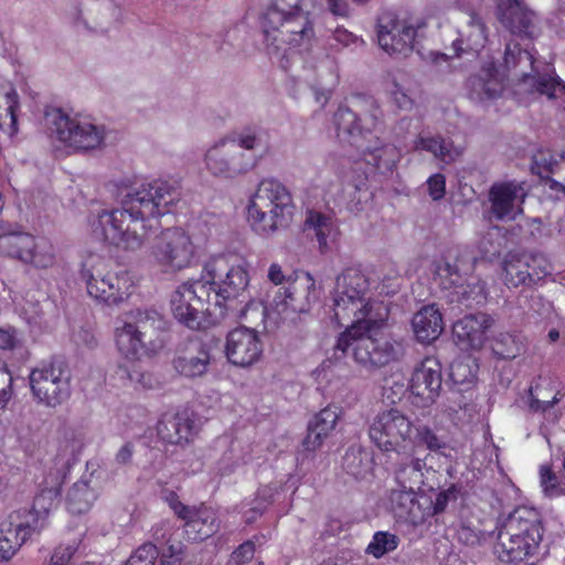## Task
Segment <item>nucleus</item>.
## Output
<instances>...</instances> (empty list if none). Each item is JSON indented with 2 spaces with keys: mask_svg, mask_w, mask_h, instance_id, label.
Segmentation results:
<instances>
[{
  "mask_svg": "<svg viewBox=\"0 0 565 565\" xmlns=\"http://www.w3.org/2000/svg\"><path fill=\"white\" fill-rule=\"evenodd\" d=\"M92 483V478L81 479L68 490L66 504L71 513H85L92 508L98 497L97 488Z\"/></svg>",
  "mask_w": 565,
  "mask_h": 565,
  "instance_id": "c9c22d12",
  "label": "nucleus"
},
{
  "mask_svg": "<svg viewBox=\"0 0 565 565\" xmlns=\"http://www.w3.org/2000/svg\"><path fill=\"white\" fill-rule=\"evenodd\" d=\"M433 516L435 515L431 509V497L417 492V497L405 521L413 525H420Z\"/></svg>",
  "mask_w": 565,
  "mask_h": 565,
  "instance_id": "603ef678",
  "label": "nucleus"
},
{
  "mask_svg": "<svg viewBox=\"0 0 565 565\" xmlns=\"http://www.w3.org/2000/svg\"><path fill=\"white\" fill-rule=\"evenodd\" d=\"M13 377L8 364L0 359V409H3L12 397Z\"/></svg>",
  "mask_w": 565,
  "mask_h": 565,
  "instance_id": "13d9d810",
  "label": "nucleus"
},
{
  "mask_svg": "<svg viewBox=\"0 0 565 565\" xmlns=\"http://www.w3.org/2000/svg\"><path fill=\"white\" fill-rule=\"evenodd\" d=\"M416 497L417 490L404 489L403 487L395 484V487L391 489L388 495L392 511L397 518L405 520Z\"/></svg>",
  "mask_w": 565,
  "mask_h": 565,
  "instance_id": "79ce46f5",
  "label": "nucleus"
},
{
  "mask_svg": "<svg viewBox=\"0 0 565 565\" xmlns=\"http://www.w3.org/2000/svg\"><path fill=\"white\" fill-rule=\"evenodd\" d=\"M501 228L498 226L489 228L479 242V248L483 256L488 258L498 256L501 250Z\"/></svg>",
  "mask_w": 565,
  "mask_h": 565,
  "instance_id": "6e6d98bb",
  "label": "nucleus"
},
{
  "mask_svg": "<svg viewBox=\"0 0 565 565\" xmlns=\"http://www.w3.org/2000/svg\"><path fill=\"white\" fill-rule=\"evenodd\" d=\"M391 94L398 108L405 110L412 109L414 102L399 84H393Z\"/></svg>",
  "mask_w": 565,
  "mask_h": 565,
  "instance_id": "338daca9",
  "label": "nucleus"
},
{
  "mask_svg": "<svg viewBox=\"0 0 565 565\" xmlns=\"http://www.w3.org/2000/svg\"><path fill=\"white\" fill-rule=\"evenodd\" d=\"M121 207L92 211L87 224L97 238L124 252L140 250L152 232L158 228V217L169 213L178 200L175 189L164 179H154L146 186L119 190Z\"/></svg>",
  "mask_w": 565,
  "mask_h": 565,
  "instance_id": "f257e3e1",
  "label": "nucleus"
},
{
  "mask_svg": "<svg viewBox=\"0 0 565 565\" xmlns=\"http://www.w3.org/2000/svg\"><path fill=\"white\" fill-rule=\"evenodd\" d=\"M529 191L526 182L516 179L493 183L488 196L491 215L498 221H514L523 214V204Z\"/></svg>",
  "mask_w": 565,
  "mask_h": 565,
  "instance_id": "aec40b11",
  "label": "nucleus"
},
{
  "mask_svg": "<svg viewBox=\"0 0 565 565\" xmlns=\"http://www.w3.org/2000/svg\"><path fill=\"white\" fill-rule=\"evenodd\" d=\"M417 29L408 19H401L392 12L383 13L377 20V41L388 54L406 56L414 47Z\"/></svg>",
  "mask_w": 565,
  "mask_h": 565,
  "instance_id": "412c9836",
  "label": "nucleus"
},
{
  "mask_svg": "<svg viewBox=\"0 0 565 565\" xmlns=\"http://www.w3.org/2000/svg\"><path fill=\"white\" fill-rule=\"evenodd\" d=\"M457 488L456 486H450L448 489L441 490L436 493L435 499L431 498V509L434 515L441 514L446 511L450 501H455L457 499Z\"/></svg>",
  "mask_w": 565,
  "mask_h": 565,
  "instance_id": "052dcab7",
  "label": "nucleus"
},
{
  "mask_svg": "<svg viewBox=\"0 0 565 565\" xmlns=\"http://www.w3.org/2000/svg\"><path fill=\"white\" fill-rule=\"evenodd\" d=\"M34 399L46 407L55 408L71 396V374L61 361L43 362L29 375Z\"/></svg>",
  "mask_w": 565,
  "mask_h": 565,
  "instance_id": "a211bd4d",
  "label": "nucleus"
},
{
  "mask_svg": "<svg viewBox=\"0 0 565 565\" xmlns=\"http://www.w3.org/2000/svg\"><path fill=\"white\" fill-rule=\"evenodd\" d=\"M225 354L233 365L241 367L254 365L263 354L259 333L247 327L231 330L226 335Z\"/></svg>",
  "mask_w": 565,
  "mask_h": 565,
  "instance_id": "b1692460",
  "label": "nucleus"
},
{
  "mask_svg": "<svg viewBox=\"0 0 565 565\" xmlns=\"http://www.w3.org/2000/svg\"><path fill=\"white\" fill-rule=\"evenodd\" d=\"M559 161L554 158L550 150H537L532 156L531 172L536 177H550L557 173Z\"/></svg>",
  "mask_w": 565,
  "mask_h": 565,
  "instance_id": "8fccbe9b",
  "label": "nucleus"
},
{
  "mask_svg": "<svg viewBox=\"0 0 565 565\" xmlns=\"http://www.w3.org/2000/svg\"><path fill=\"white\" fill-rule=\"evenodd\" d=\"M420 447L427 452L419 457L417 450L412 455H401L403 460L397 463L394 470V482L404 489L420 490L422 487L434 489V481L439 469L445 465L448 475L454 469L457 452L439 436L431 427H424L418 430Z\"/></svg>",
  "mask_w": 565,
  "mask_h": 565,
  "instance_id": "39448f33",
  "label": "nucleus"
},
{
  "mask_svg": "<svg viewBox=\"0 0 565 565\" xmlns=\"http://www.w3.org/2000/svg\"><path fill=\"white\" fill-rule=\"evenodd\" d=\"M223 139L230 146L228 150L234 151L239 158L241 154H246L241 149L252 151L260 143V138L250 128H245L242 131H231Z\"/></svg>",
  "mask_w": 565,
  "mask_h": 565,
  "instance_id": "a19ab883",
  "label": "nucleus"
},
{
  "mask_svg": "<svg viewBox=\"0 0 565 565\" xmlns=\"http://www.w3.org/2000/svg\"><path fill=\"white\" fill-rule=\"evenodd\" d=\"M19 95L12 83L0 81V129L13 136L17 128Z\"/></svg>",
  "mask_w": 565,
  "mask_h": 565,
  "instance_id": "72a5a7b5",
  "label": "nucleus"
},
{
  "mask_svg": "<svg viewBox=\"0 0 565 565\" xmlns=\"http://www.w3.org/2000/svg\"><path fill=\"white\" fill-rule=\"evenodd\" d=\"M478 364L472 356L455 360L450 365V377L456 384H470L477 376Z\"/></svg>",
  "mask_w": 565,
  "mask_h": 565,
  "instance_id": "49530a36",
  "label": "nucleus"
},
{
  "mask_svg": "<svg viewBox=\"0 0 565 565\" xmlns=\"http://www.w3.org/2000/svg\"><path fill=\"white\" fill-rule=\"evenodd\" d=\"M211 360L207 345L199 339H191L178 350L173 367L184 377H201L206 374Z\"/></svg>",
  "mask_w": 565,
  "mask_h": 565,
  "instance_id": "bb28decb",
  "label": "nucleus"
},
{
  "mask_svg": "<svg viewBox=\"0 0 565 565\" xmlns=\"http://www.w3.org/2000/svg\"><path fill=\"white\" fill-rule=\"evenodd\" d=\"M406 392V384L403 377L392 381H387V383L383 387V396L390 403L395 404L399 402L403 395Z\"/></svg>",
  "mask_w": 565,
  "mask_h": 565,
  "instance_id": "e2e57ef3",
  "label": "nucleus"
},
{
  "mask_svg": "<svg viewBox=\"0 0 565 565\" xmlns=\"http://www.w3.org/2000/svg\"><path fill=\"white\" fill-rule=\"evenodd\" d=\"M544 534L540 512L534 508L519 507L498 529L493 553L504 563H518L533 556Z\"/></svg>",
  "mask_w": 565,
  "mask_h": 565,
  "instance_id": "0eeeda50",
  "label": "nucleus"
},
{
  "mask_svg": "<svg viewBox=\"0 0 565 565\" xmlns=\"http://www.w3.org/2000/svg\"><path fill=\"white\" fill-rule=\"evenodd\" d=\"M193 420L186 412L164 416L158 424L159 437L172 445L188 444L193 436Z\"/></svg>",
  "mask_w": 565,
  "mask_h": 565,
  "instance_id": "2f4dec72",
  "label": "nucleus"
},
{
  "mask_svg": "<svg viewBox=\"0 0 565 565\" xmlns=\"http://www.w3.org/2000/svg\"><path fill=\"white\" fill-rule=\"evenodd\" d=\"M184 521V530L189 539L202 541L218 530L216 513L205 505L190 507V513L181 518Z\"/></svg>",
  "mask_w": 565,
  "mask_h": 565,
  "instance_id": "7c9ffc66",
  "label": "nucleus"
},
{
  "mask_svg": "<svg viewBox=\"0 0 565 565\" xmlns=\"http://www.w3.org/2000/svg\"><path fill=\"white\" fill-rule=\"evenodd\" d=\"M212 284V303L227 310H236V302L249 299V275L244 264L227 266L224 260H213L204 266L203 275Z\"/></svg>",
  "mask_w": 565,
  "mask_h": 565,
  "instance_id": "4468645a",
  "label": "nucleus"
},
{
  "mask_svg": "<svg viewBox=\"0 0 565 565\" xmlns=\"http://www.w3.org/2000/svg\"><path fill=\"white\" fill-rule=\"evenodd\" d=\"M40 523L25 512H11L0 525V561L11 559L21 546L35 533Z\"/></svg>",
  "mask_w": 565,
  "mask_h": 565,
  "instance_id": "5701e85b",
  "label": "nucleus"
},
{
  "mask_svg": "<svg viewBox=\"0 0 565 565\" xmlns=\"http://www.w3.org/2000/svg\"><path fill=\"white\" fill-rule=\"evenodd\" d=\"M494 1L495 17L507 31L521 40L533 41L537 36V15L524 0Z\"/></svg>",
  "mask_w": 565,
  "mask_h": 565,
  "instance_id": "4be33fe9",
  "label": "nucleus"
},
{
  "mask_svg": "<svg viewBox=\"0 0 565 565\" xmlns=\"http://www.w3.org/2000/svg\"><path fill=\"white\" fill-rule=\"evenodd\" d=\"M52 134L66 147L76 151H90L104 146L106 129L79 116L71 117L61 108L45 113Z\"/></svg>",
  "mask_w": 565,
  "mask_h": 565,
  "instance_id": "2eb2a0df",
  "label": "nucleus"
},
{
  "mask_svg": "<svg viewBox=\"0 0 565 565\" xmlns=\"http://www.w3.org/2000/svg\"><path fill=\"white\" fill-rule=\"evenodd\" d=\"M443 384L441 366L434 358H426L414 370L409 380V391L418 398L420 406L435 402Z\"/></svg>",
  "mask_w": 565,
  "mask_h": 565,
  "instance_id": "393cba45",
  "label": "nucleus"
},
{
  "mask_svg": "<svg viewBox=\"0 0 565 565\" xmlns=\"http://www.w3.org/2000/svg\"><path fill=\"white\" fill-rule=\"evenodd\" d=\"M524 256L509 255L503 262V282L508 288L530 287Z\"/></svg>",
  "mask_w": 565,
  "mask_h": 565,
  "instance_id": "58836bf2",
  "label": "nucleus"
},
{
  "mask_svg": "<svg viewBox=\"0 0 565 565\" xmlns=\"http://www.w3.org/2000/svg\"><path fill=\"white\" fill-rule=\"evenodd\" d=\"M292 198L279 179H262L246 206V221L252 231L270 237L287 227L294 217Z\"/></svg>",
  "mask_w": 565,
  "mask_h": 565,
  "instance_id": "6e6552de",
  "label": "nucleus"
},
{
  "mask_svg": "<svg viewBox=\"0 0 565 565\" xmlns=\"http://www.w3.org/2000/svg\"><path fill=\"white\" fill-rule=\"evenodd\" d=\"M382 110L377 100L367 95H355L348 105H340L333 115L340 142L353 148L360 160L354 163L370 167L364 177L393 173L399 154L392 145H384L377 136Z\"/></svg>",
  "mask_w": 565,
  "mask_h": 565,
  "instance_id": "f03ea898",
  "label": "nucleus"
},
{
  "mask_svg": "<svg viewBox=\"0 0 565 565\" xmlns=\"http://www.w3.org/2000/svg\"><path fill=\"white\" fill-rule=\"evenodd\" d=\"M340 414L338 406H327L316 414L308 424V431L302 440L303 449L310 452L319 449L334 430Z\"/></svg>",
  "mask_w": 565,
  "mask_h": 565,
  "instance_id": "c756f323",
  "label": "nucleus"
},
{
  "mask_svg": "<svg viewBox=\"0 0 565 565\" xmlns=\"http://www.w3.org/2000/svg\"><path fill=\"white\" fill-rule=\"evenodd\" d=\"M333 318L347 327L385 323L388 306L373 297L369 278L359 269L348 268L335 280L332 294Z\"/></svg>",
  "mask_w": 565,
  "mask_h": 565,
  "instance_id": "20e7f679",
  "label": "nucleus"
},
{
  "mask_svg": "<svg viewBox=\"0 0 565 565\" xmlns=\"http://www.w3.org/2000/svg\"><path fill=\"white\" fill-rule=\"evenodd\" d=\"M428 425L416 426L403 411L397 407L381 409L373 417L369 435L383 452L412 455L420 448L418 430Z\"/></svg>",
  "mask_w": 565,
  "mask_h": 565,
  "instance_id": "9b49d317",
  "label": "nucleus"
},
{
  "mask_svg": "<svg viewBox=\"0 0 565 565\" xmlns=\"http://www.w3.org/2000/svg\"><path fill=\"white\" fill-rule=\"evenodd\" d=\"M492 323L493 320L489 315H468L454 324L452 334L458 345L478 350L484 344L487 331Z\"/></svg>",
  "mask_w": 565,
  "mask_h": 565,
  "instance_id": "cd10ccee",
  "label": "nucleus"
},
{
  "mask_svg": "<svg viewBox=\"0 0 565 565\" xmlns=\"http://www.w3.org/2000/svg\"><path fill=\"white\" fill-rule=\"evenodd\" d=\"M473 269V258L466 252H448L434 264L435 279L440 287L449 290L451 302L467 307L486 301V285L476 278H467Z\"/></svg>",
  "mask_w": 565,
  "mask_h": 565,
  "instance_id": "9d476101",
  "label": "nucleus"
},
{
  "mask_svg": "<svg viewBox=\"0 0 565 565\" xmlns=\"http://www.w3.org/2000/svg\"><path fill=\"white\" fill-rule=\"evenodd\" d=\"M230 146L221 138L206 152L205 162L209 171L217 177L218 174H246L256 166V158L253 154H241L228 150Z\"/></svg>",
  "mask_w": 565,
  "mask_h": 565,
  "instance_id": "a878e982",
  "label": "nucleus"
},
{
  "mask_svg": "<svg viewBox=\"0 0 565 565\" xmlns=\"http://www.w3.org/2000/svg\"><path fill=\"white\" fill-rule=\"evenodd\" d=\"M320 295V288L312 276L306 274L287 288L278 289L273 300L263 306L260 313L265 316L273 311L287 318L289 313L307 312L319 300Z\"/></svg>",
  "mask_w": 565,
  "mask_h": 565,
  "instance_id": "6ab92c4d",
  "label": "nucleus"
},
{
  "mask_svg": "<svg viewBox=\"0 0 565 565\" xmlns=\"http://www.w3.org/2000/svg\"><path fill=\"white\" fill-rule=\"evenodd\" d=\"M541 392H537L536 396H532L530 408L535 413L547 414V417L552 416L553 419H556L557 416L551 409L559 402V393H555L551 399L541 398Z\"/></svg>",
  "mask_w": 565,
  "mask_h": 565,
  "instance_id": "680f3d73",
  "label": "nucleus"
},
{
  "mask_svg": "<svg viewBox=\"0 0 565 565\" xmlns=\"http://www.w3.org/2000/svg\"><path fill=\"white\" fill-rule=\"evenodd\" d=\"M20 316L29 323V324H39L42 316V311L40 309L39 303H29V307L22 306L20 308Z\"/></svg>",
  "mask_w": 565,
  "mask_h": 565,
  "instance_id": "774afa93",
  "label": "nucleus"
},
{
  "mask_svg": "<svg viewBox=\"0 0 565 565\" xmlns=\"http://www.w3.org/2000/svg\"><path fill=\"white\" fill-rule=\"evenodd\" d=\"M70 469L71 465L68 461L61 459L56 460L54 465L46 470L41 487L56 490V492L61 493L62 486L70 473Z\"/></svg>",
  "mask_w": 565,
  "mask_h": 565,
  "instance_id": "864d4df0",
  "label": "nucleus"
},
{
  "mask_svg": "<svg viewBox=\"0 0 565 565\" xmlns=\"http://www.w3.org/2000/svg\"><path fill=\"white\" fill-rule=\"evenodd\" d=\"M196 248L191 236L174 227L163 231L150 248L152 263L162 274L174 275L193 265Z\"/></svg>",
  "mask_w": 565,
  "mask_h": 565,
  "instance_id": "f3484780",
  "label": "nucleus"
},
{
  "mask_svg": "<svg viewBox=\"0 0 565 565\" xmlns=\"http://www.w3.org/2000/svg\"><path fill=\"white\" fill-rule=\"evenodd\" d=\"M540 486L545 497L550 499L565 495V479L559 477L548 465L539 469Z\"/></svg>",
  "mask_w": 565,
  "mask_h": 565,
  "instance_id": "37998d69",
  "label": "nucleus"
},
{
  "mask_svg": "<svg viewBox=\"0 0 565 565\" xmlns=\"http://www.w3.org/2000/svg\"><path fill=\"white\" fill-rule=\"evenodd\" d=\"M305 228L315 231L320 246H326L327 238L332 230L331 218L319 212L309 210L305 221Z\"/></svg>",
  "mask_w": 565,
  "mask_h": 565,
  "instance_id": "3c124183",
  "label": "nucleus"
},
{
  "mask_svg": "<svg viewBox=\"0 0 565 565\" xmlns=\"http://www.w3.org/2000/svg\"><path fill=\"white\" fill-rule=\"evenodd\" d=\"M487 32V26L469 29V32L466 34V47L462 46L465 43L463 39H457L454 42L456 55L460 56V54L466 51L478 53L481 49L484 47L488 41Z\"/></svg>",
  "mask_w": 565,
  "mask_h": 565,
  "instance_id": "09e8293b",
  "label": "nucleus"
},
{
  "mask_svg": "<svg viewBox=\"0 0 565 565\" xmlns=\"http://www.w3.org/2000/svg\"><path fill=\"white\" fill-rule=\"evenodd\" d=\"M186 559V547L180 541L169 542L160 556L161 565H183Z\"/></svg>",
  "mask_w": 565,
  "mask_h": 565,
  "instance_id": "5fc2aeb1",
  "label": "nucleus"
},
{
  "mask_svg": "<svg viewBox=\"0 0 565 565\" xmlns=\"http://www.w3.org/2000/svg\"><path fill=\"white\" fill-rule=\"evenodd\" d=\"M523 349L524 345L520 338L510 333H499L492 342L493 353L505 360L516 358Z\"/></svg>",
  "mask_w": 565,
  "mask_h": 565,
  "instance_id": "a18cd8bd",
  "label": "nucleus"
},
{
  "mask_svg": "<svg viewBox=\"0 0 565 565\" xmlns=\"http://www.w3.org/2000/svg\"><path fill=\"white\" fill-rule=\"evenodd\" d=\"M60 494L61 493L56 492V490H51L41 487L40 492L35 495L33 500L32 508L20 509L17 510L15 512H25L33 514V516H35L40 523V533L46 526V518L50 511L56 505Z\"/></svg>",
  "mask_w": 565,
  "mask_h": 565,
  "instance_id": "ea45409f",
  "label": "nucleus"
},
{
  "mask_svg": "<svg viewBox=\"0 0 565 565\" xmlns=\"http://www.w3.org/2000/svg\"><path fill=\"white\" fill-rule=\"evenodd\" d=\"M502 88V79L494 62L484 63L478 73L470 75L466 81L467 94L475 102L498 98Z\"/></svg>",
  "mask_w": 565,
  "mask_h": 565,
  "instance_id": "c85d7f7f",
  "label": "nucleus"
},
{
  "mask_svg": "<svg viewBox=\"0 0 565 565\" xmlns=\"http://www.w3.org/2000/svg\"><path fill=\"white\" fill-rule=\"evenodd\" d=\"M30 235L26 232L2 231L0 228V256L23 264Z\"/></svg>",
  "mask_w": 565,
  "mask_h": 565,
  "instance_id": "e433bc0d",
  "label": "nucleus"
},
{
  "mask_svg": "<svg viewBox=\"0 0 565 565\" xmlns=\"http://www.w3.org/2000/svg\"><path fill=\"white\" fill-rule=\"evenodd\" d=\"M416 339L422 343H431L444 330L443 317L435 305L424 306L412 320Z\"/></svg>",
  "mask_w": 565,
  "mask_h": 565,
  "instance_id": "473e14b6",
  "label": "nucleus"
},
{
  "mask_svg": "<svg viewBox=\"0 0 565 565\" xmlns=\"http://www.w3.org/2000/svg\"><path fill=\"white\" fill-rule=\"evenodd\" d=\"M317 0H274L260 15L267 53L286 57L292 49H307L313 38L310 19Z\"/></svg>",
  "mask_w": 565,
  "mask_h": 565,
  "instance_id": "7ed1b4c3",
  "label": "nucleus"
},
{
  "mask_svg": "<svg viewBox=\"0 0 565 565\" xmlns=\"http://www.w3.org/2000/svg\"><path fill=\"white\" fill-rule=\"evenodd\" d=\"M502 67L519 79L518 86L525 93H539L548 98L565 93V83L556 74H541L532 50L514 40L505 44Z\"/></svg>",
  "mask_w": 565,
  "mask_h": 565,
  "instance_id": "f8f14e48",
  "label": "nucleus"
},
{
  "mask_svg": "<svg viewBox=\"0 0 565 565\" xmlns=\"http://www.w3.org/2000/svg\"><path fill=\"white\" fill-rule=\"evenodd\" d=\"M81 277L86 284L87 294L96 301L109 307L124 303L132 295L135 276L126 270H106V262L97 256L85 260Z\"/></svg>",
  "mask_w": 565,
  "mask_h": 565,
  "instance_id": "ddd939ff",
  "label": "nucleus"
},
{
  "mask_svg": "<svg viewBox=\"0 0 565 565\" xmlns=\"http://www.w3.org/2000/svg\"><path fill=\"white\" fill-rule=\"evenodd\" d=\"M457 537L459 542L466 545L476 546L486 541L487 534L468 523H461L457 530Z\"/></svg>",
  "mask_w": 565,
  "mask_h": 565,
  "instance_id": "bf43d9fd",
  "label": "nucleus"
},
{
  "mask_svg": "<svg viewBox=\"0 0 565 565\" xmlns=\"http://www.w3.org/2000/svg\"><path fill=\"white\" fill-rule=\"evenodd\" d=\"M212 303V284L205 277L179 285L170 297L174 319L191 330H200Z\"/></svg>",
  "mask_w": 565,
  "mask_h": 565,
  "instance_id": "dca6fc26",
  "label": "nucleus"
},
{
  "mask_svg": "<svg viewBox=\"0 0 565 565\" xmlns=\"http://www.w3.org/2000/svg\"><path fill=\"white\" fill-rule=\"evenodd\" d=\"M398 543L399 539L397 535L385 531H379L373 535L371 542L369 543L366 553L375 558H381L384 555L395 551L398 546Z\"/></svg>",
  "mask_w": 565,
  "mask_h": 565,
  "instance_id": "de8ad7c7",
  "label": "nucleus"
},
{
  "mask_svg": "<svg viewBox=\"0 0 565 565\" xmlns=\"http://www.w3.org/2000/svg\"><path fill=\"white\" fill-rule=\"evenodd\" d=\"M416 149L431 152L445 163H450L461 156V149L454 147L452 142L441 137H420L416 142Z\"/></svg>",
  "mask_w": 565,
  "mask_h": 565,
  "instance_id": "4c0bfd02",
  "label": "nucleus"
},
{
  "mask_svg": "<svg viewBox=\"0 0 565 565\" xmlns=\"http://www.w3.org/2000/svg\"><path fill=\"white\" fill-rule=\"evenodd\" d=\"M23 264L35 269H49L56 263L54 245L45 237L30 235Z\"/></svg>",
  "mask_w": 565,
  "mask_h": 565,
  "instance_id": "f704fd0d",
  "label": "nucleus"
},
{
  "mask_svg": "<svg viewBox=\"0 0 565 565\" xmlns=\"http://www.w3.org/2000/svg\"><path fill=\"white\" fill-rule=\"evenodd\" d=\"M167 321L156 310L129 311L115 327V344L128 361L153 358L167 343Z\"/></svg>",
  "mask_w": 565,
  "mask_h": 565,
  "instance_id": "423d86ee",
  "label": "nucleus"
},
{
  "mask_svg": "<svg viewBox=\"0 0 565 565\" xmlns=\"http://www.w3.org/2000/svg\"><path fill=\"white\" fill-rule=\"evenodd\" d=\"M23 345V335L14 327L9 324L0 326V350L13 351Z\"/></svg>",
  "mask_w": 565,
  "mask_h": 565,
  "instance_id": "4d7b16f0",
  "label": "nucleus"
},
{
  "mask_svg": "<svg viewBox=\"0 0 565 565\" xmlns=\"http://www.w3.org/2000/svg\"><path fill=\"white\" fill-rule=\"evenodd\" d=\"M76 548L71 545H58L54 548L49 565H67L75 554Z\"/></svg>",
  "mask_w": 565,
  "mask_h": 565,
  "instance_id": "0e129e2a",
  "label": "nucleus"
},
{
  "mask_svg": "<svg viewBox=\"0 0 565 565\" xmlns=\"http://www.w3.org/2000/svg\"><path fill=\"white\" fill-rule=\"evenodd\" d=\"M383 324L347 327L338 337L335 351L347 353L352 349L354 361L369 371L379 370L398 361L404 354L403 344L391 337L372 334Z\"/></svg>",
  "mask_w": 565,
  "mask_h": 565,
  "instance_id": "1a4fd4ad",
  "label": "nucleus"
},
{
  "mask_svg": "<svg viewBox=\"0 0 565 565\" xmlns=\"http://www.w3.org/2000/svg\"><path fill=\"white\" fill-rule=\"evenodd\" d=\"M524 258L529 268L530 288L543 285L553 270L550 260L541 254L524 256Z\"/></svg>",
  "mask_w": 565,
  "mask_h": 565,
  "instance_id": "c03bdc74",
  "label": "nucleus"
},
{
  "mask_svg": "<svg viewBox=\"0 0 565 565\" xmlns=\"http://www.w3.org/2000/svg\"><path fill=\"white\" fill-rule=\"evenodd\" d=\"M163 500L169 504L175 515L181 519L186 516L190 513V507L183 504L175 492L173 491H164Z\"/></svg>",
  "mask_w": 565,
  "mask_h": 565,
  "instance_id": "69168bd1",
  "label": "nucleus"
}]
</instances>
